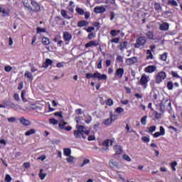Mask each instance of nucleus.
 I'll use <instances>...</instances> for the list:
<instances>
[{
  "instance_id": "obj_1",
  "label": "nucleus",
  "mask_w": 182,
  "mask_h": 182,
  "mask_svg": "<svg viewBox=\"0 0 182 182\" xmlns=\"http://www.w3.org/2000/svg\"><path fill=\"white\" fill-rule=\"evenodd\" d=\"M76 130L74 131V136L75 139H86V136H89L90 131L86 130V128L83 125H76ZM86 134V136H85Z\"/></svg>"
},
{
  "instance_id": "obj_2",
  "label": "nucleus",
  "mask_w": 182,
  "mask_h": 182,
  "mask_svg": "<svg viewBox=\"0 0 182 182\" xmlns=\"http://www.w3.org/2000/svg\"><path fill=\"white\" fill-rule=\"evenodd\" d=\"M86 79H97L98 80H106L107 79V75L105 74H101L99 72H96L93 74L88 73L85 75Z\"/></svg>"
},
{
  "instance_id": "obj_3",
  "label": "nucleus",
  "mask_w": 182,
  "mask_h": 182,
  "mask_svg": "<svg viewBox=\"0 0 182 182\" xmlns=\"http://www.w3.org/2000/svg\"><path fill=\"white\" fill-rule=\"evenodd\" d=\"M150 81V77L146 74H143L141 77V79L139 81V83L144 89H146L148 86V83Z\"/></svg>"
},
{
  "instance_id": "obj_4",
  "label": "nucleus",
  "mask_w": 182,
  "mask_h": 182,
  "mask_svg": "<svg viewBox=\"0 0 182 182\" xmlns=\"http://www.w3.org/2000/svg\"><path fill=\"white\" fill-rule=\"evenodd\" d=\"M146 37L141 36L139 38L136 39V42L134 44V48H144V45H146Z\"/></svg>"
},
{
  "instance_id": "obj_5",
  "label": "nucleus",
  "mask_w": 182,
  "mask_h": 182,
  "mask_svg": "<svg viewBox=\"0 0 182 182\" xmlns=\"http://www.w3.org/2000/svg\"><path fill=\"white\" fill-rule=\"evenodd\" d=\"M167 77L166 73L161 71L156 75V83H161Z\"/></svg>"
},
{
  "instance_id": "obj_6",
  "label": "nucleus",
  "mask_w": 182,
  "mask_h": 182,
  "mask_svg": "<svg viewBox=\"0 0 182 182\" xmlns=\"http://www.w3.org/2000/svg\"><path fill=\"white\" fill-rule=\"evenodd\" d=\"M31 5L33 6L32 10H28V12H39V11H41V6L38 2L31 0Z\"/></svg>"
},
{
  "instance_id": "obj_7",
  "label": "nucleus",
  "mask_w": 182,
  "mask_h": 182,
  "mask_svg": "<svg viewBox=\"0 0 182 182\" xmlns=\"http://www.w3.org/2000/svg\"><path fill=\"white\" fill-rule=\"evenodd\" d=\"M63 38L65 42H70L72 41V34L68 31L63 32Z\"/></svg>"
},
{
  "instance_id": "obj_8",
  "label": "nucleus",
  "mask_w": 182,
  "mask_h": 182,
  "mask_svg": "<svg viewBox=\"0 0 182 182\" xmlns=\"http://www.w3.org/2000/svg\"><path fill=\"white\" fill-rule=\"evenodd\" d=\"M156 70H157L156 65H149L144 68L146 73H153V72H156Z\"/></svg>"
},
{
  "instance_id": "obj_9",
  "label": "nucleus",
  "mask_w": 182,
  "mask_h": 182,
  "mask_svg": "<svg viewBox=\"0 0 182 182\" xmlns=\"http://www.w3.org/2000/svg\"><path fill=\"white\" fill-rule=\"evenodd\" d=\"M66 124H68V122H65L63 121V122L59 123L58 126L61 129L66 130V132H70V130H72V127L68 126L65 127Z\"/></svg>"
},
{
  "instance_id": "obj_10",
  "label": "nucleus",
  "mask_w": 182,
  "mask_h": 182,
  "mask_svg": "<svg viewBox=\"0 0 182 182\" xmlns=\"http://www.w3.org/2000/svg\"><path fill=\"white\" fill-rule=\"evenodd\" d=\"M109 166L111 168H119V162L114 159H111L109 162Z\"/></svg>"
},
{
  "instance_id": "obj_11",
  "label": "nucleus",
  "mask_w": 182,
  "mask_h": 182,
  "mask_svg": "<svg viewBox=\"0 0 182 182\" xmlns=\"http://www.w3.org/2000/svg\"><path fill=\"white\" fill-rule=\"evenodd\" d=\"M94 12L95 14H103L106 12V8H105L104 6H96L94 8Z\"/></svg>"
},
{
  "instance_id": "obj_12",
  "label": "nucleus",
  "mask_w": 182,
  "mask_h": 182,
  "mask_svg": "<svg viewBox=\"0 0 182 182\" xmlns=\"http://www.w3.org/2000/svg\"><path fill=\"white\" fill-rule=\"evenodd\" d=\"M21 124L23 126H31L32 124L29 119H26L25 117H22L19 119Z\"/></svg>"
},
{
  "instance_id": "obj_13",
  "label": "nucleus",
  "mask_w": 182,
  "mask_h": 182,
  "mask_svg": "<svg viewBox=\"0 0 182 182\" xmlns=\"http://www.w3.org/2000/svg\"><path fill=\"white\" fill-rule=\"evenodd\" d=\"M170 28V24L168 23L164 22L159 25V30L160 31H168V28Z\"/></svg>"
},
{
  "instance_id": "obj_14",
  "label": "nucleus",
  "mask_w": 182,
  "mask_h": 182,
  "mask_svg": "<svg viewBox=\"0 0 182 182\" xmlns=\"http://www.w3.org/2000/svg\"><path fill=\"white\" fill-rule=\"evenodd\" d=\"M137 62V58L136 57H132L131 58H128L126 60L125 63L126 65H128L130 66V65H134V63H136Z\"/></svg>"
},
{
  "instance_id": "obj_15",
  "label": "nucleus",
  "mask_w": 182,
  "mask_h": 182,
  "mask_svg": "<svg viewBox=\"0 0 182 182\" xmlns=\"http://www.w3.org/2000/svg\"><path fill=\"white\" fill-rule=\"evenodd\" d=\"M115 75L117 77L122 79V77H123V75H124V69L123 68L117 69Z\"/></svg>"
},
{
  "instance_id": "obj_16",
  "label": "nucleus",
  "mask_w": 182,
  "mask_h": 182,
  "mask_svg": "<svg viewBox=\"0 0 182 182\" xmlns=\"http://www.w3.org/2000/svg\"><path fill=\"white\" fill-rule=\"evenodd\" d=\"M91 46H99L97 41H91L85 44V48H91Z\"/></svg>"
},
{
  "instance_id": "obj_17",
  "label": "nucleus",
  "mask_w": 182,
  "mask_h": 182,
  "mask_svg": "<svg viewBox=\"0 0 182 182\" xmlns=\"http://www.w3.org/2000/svg\"><path fill=\"white\" fill-rule=\"evenodd\" d=\"M29 1H31V4H32V0H23V4L27 11H32V6L29 4Z\"/></svg>"
},
{
  "instance_id": "obj_18",
  "label": "nucleus",
  "mask_w": 182,
  "mask_h": 182,
  "mask_svg": "<svg viewBox=\"0 0 182 182\" xmlns=\"http://www.w3.org/2000/svg\"><path fill=\"white\" fill-rule=\"evenodd\" d=\"M154 9L156 12H162L163 8L161 7V4L160 3H154Z\"/></svg>"
},
{
  "instance_id": "obj_19",
  "label": "nucleus",
  "mask_w": 182,
  "mask_h": 182,
  "mask_svg": "<svg viewBox=\"0 0 182 182\" xmlns=\"http://www.w3.org/2000/svg\"><path fill=\"white\" fill-rule=\"evenodd\" d=\"M118 48L120 50H122V52H123V50H124V49H127V42L124 41V42L120 43V45L118 46Z\"/></svg>"
},
{
  "instance_id": "obj_20",
  "label": "nucleus",
  "mask_w": 182,
  "mask_h": 182,
  "mask_svg": "<svg viewBox=\"0 0 182 182\" xmlns=\"http://www.w3.org/2000/svg\"><path fill=\"white\" fill-rule=\"evenodd\" d=\"M60 14L63 18H65V19H72V17L68 15V11H66V10L65 9L61 10Z\"/></svg>"
},
{
  "instance_id": "obj_21",
  "label": "nucleus",
  "mask_w": 182,
  "mask_h": 182,
  "mask_svg": "<svg viewBox=\"0 0 182 182\" xmlns=\"http://www.w3.org/2000/svg\"><path fill=\"white\" fill-rule=\"evenodd\" d=\"M114 150L116 154H122V152L123 151V149H122V147L119 145L114 146Z\"/></svg>"
},
{
  "instance_id": "obj_22",
  "label": "nucleus",
  "mask_w": 182,
  "mask_h": 182,
  "mask_svg": "<svg viewBox=\"0 0 182 182\" xmlns=\"http://www.w3.org/2000/svg\"><path fill=\"white\" fill-rule=\"evenodd\" d=\"M24 77H27V79H28V80H30L31 82L33 80V77L32 76V73H31V72L29 71H26L24 74Z\"/></svg>"
},
{
  "instance_id": "obj_23",
  "label": "nucleus",
  "mask_w": 182,
  "mask_h": 182,
  "mask_svg": "<svg viewBox=\"0 0 182 182\" xmlns=\"http://www.w3.org/2000/svg\"><path fill=\"white\" fill-rule=\"evenodd\" d=\"M113 142L110 139H107L102 143L104 147H109V146H112Z\"/></svg>"
},
{
  "instance_id": "obj_24",
  "label": "nucleus",
  "mask_w": 182,
  "mask_h": 182,
  "mask_svg": "<svg viewBox=\"0 0 182 182\" xmlns=\"http://www.w3.org/2000/svg\"><path fill=\"white\" fill-rule=\"evenodd\" d=\"M63 154L68 157V156H70V154H72V150L69 148H64Z\"/></svg>"
},
{
  "instance_id": "obj_25",
  "label": "nucleus",
  "mask_w": 182,
  "mask_h": 182,
  "mask_svg": "<svg viewBox=\"0 0 182 182\" xmlns=\"http://www.w3.org/2000/svg\"><path fill=\"white\" fill-rule=\"evenodd\" d=\"M89 25V22L86 21H81L77 23V26L79 28H82V26H87Z\"/></svg>"
},
{
  "instance_id": "obj_26",
  "label": "nucleus",
  "mask_w": 182,
  "mask_h": 182,
  "mask_svg": "<svg viewBox=\"0 0 182 182\" xmlns=\"http://www.w3.org/2000/svg\"><path fill=\"white\" fill-rule=\"evenodd\" d=\"M36 133V130L35 129H31L25 132V136H31V134H35Z\"/></svg>"
},
{
  "instance_id": "obj_27",
  "label": "nucleus",
  "mask_w": 182,
  "mask_h": 182,
  "mask_svg": "<svg viewBox=\"0 0 182 182\" xmlns=\"http://www.w3.org/2000/svg\"><path fill=\"white\" fill-rule=\"evenodd\" d=\"M168 5H170L171 6H178V4H177L176 0H168Z\"/></svg>"
},
{
  "instance_id": "obj_28",
  "label": "nucleus",
  "mask_w": 182,
  "mask_h": 182,
  "mask_svg": "<svg viewBox=\"0 0 182 182\" xmlns=\"http://www.w3.org/2000/svg\"><path fill=\"white\" fill-rule=\"evenodd\" d=\"M26 95V91L25 90H23L21 91V97L23 102H24V103H26V102H28V100L25 98Z\"/></svg>"
},
{
  "instance_id": "obj_29",
  "label": "nucleus",
  "mask_w": 182,
  "mask_h": 182,
  "mask_svg": "<svg viewBox=\"0 0 182 182\" xmlns=\"http://www.w3.org/2000/svg\"><path fill=\"white\" fill-rule=\"evenodd\" d=\"M177 161H172L170 163V166H171V168L172 169V171H176V167H177Z\"/></svg>"
},
{
  "instance_id": "obj_30",
  "label": "nucleus",
  "mask_w": 182,
  "mask_h": 182,
  "mask_svg": "<svg viewBox=\"0 0 182 182\" xmlns=\"http://www.w3.org/2000/svg\"><path fill=\"white\" fill-rule=\"evenodd\" d=\"M42 43L43 45H50V41H49V38H48L46 37H43L42 38Z\"/></svg>"
},
{
  "instance_id": "obj_31",
  "label": "nucleus",
  "mask_w": 182,
  "mask_h": 182,
  "mask_svg": "<svg viewBox=\"0 0 182 182\" xmlns=\"http://www.w3.org/2000/svg\"><path fill=\"white\" fill-rule=\"evenodd\" d=\"M54 115L58 116V117H60V123L63 122V115L62 114V112H57L54 114Z\"/></svg>"
},
{
  "instance_id": "obj_32",
  "label": "nucleus",
  "mask_w": 182,
  "mask_h": 182,
  "mask_svg": "<svg viewBox=\"0 0 182 182\" xmlns=\"http://www.w3.org/2000/svg\"><path fill=\"white\" fill-rule=\"evenodd\" d=\"M89 163H90V159H85L83 160V162L80 164V167H84L85 166H86V164H89Z\"/></svg>"
},
{
  "instance_id": "obj_33",
  "label": "nucleus",
  "mask_w": 182,
  "mask_h": 182,
  "mask_svg": "<svg viewBox=\"0 0 182 182\" xmlns=\"http://www.w3.org/2000/svg\"><path fill=\"white\" fill-rule=\"evenodd\" d=\"M37 33H46V28L38 27L37 29Z\"/></svg>"
},
{
  "instance_id": "obj_34",
  "label": "nucleus",
  "mask_w": 182,
  "mask_h": 182,
  "mask_svg": "<svg viewBox=\"0 0 182 182\" xmlns=\"http://www.w3.org/2000/svg\"><path fill=\"white\" fill-rule=\"evenodd\" d=\"M43 169H41L40 173L38 175L41 180H45V177H46V173H43Z\"/></svg>"
},
{
  "instance_id": "obj_35",
  "label": "nucleus",
  "mask_w": 182,
  "mask_h": 182,
  "mask_svg": "<svg viewBox=\"0 0 182 182\" xmlns=\"http://www.w3.org/2000/svg\"><path fill=\"white\" fill-rule=\"evenodd\" d=\"M146 36L149 38V39H154V33H153V31H148L146 33Z\"/></svg>"
},
{
  "instance_id": "obj_36",
  "label": "nucleus",
  "mask_w": 182,
  "mask_h": 182,
  "mask_svg": "<svg viewBox=\"0 0 182 182\" xmlns=\"http://www.w3.org/2000/svg\"><path fill=\"white\" fill-rule=\"evenodd\" d=\"M112 123H113V121H112L110 118H107L104 121V124H105V126H110Z\"/></svg>"
},
{
  "instance_id": "obj_37",
  "label": "nucleus",
  "mask_w": 182,
  "mask_h": 182,
  "mask_svg": "<svg viewBox=\"0 0 182 182\" xmlns=\"http://www.w3.org/2000/svg\"><path fill=\"white\" fill-rule=\"evenodd\" d=\"M75 11L79 15H85V11L79 7H77Z\"/></svg>"
},
{
  "instance_id": "obj_38",
  "label": "nucleus",
  "mask_w": 182,
  "mask_h": 182,
  "mask_svg": "<svg viewBox=\"0 0 182 182\" xmlns=\"http://www.w3.org/2000/svg\"><path fill=\"white\" fill-rule=\"evenodd\" d=\"M146 54H147V59H153V53H151V50H146Z\"/></svg>"
},
{
  "instance_id": "obj_39",
  "label": "nucleus",
  "mask_w": 182,
  "mask_h": 182,
  "mask_svg": "<svg viewBox=\"0 0 182 182\" xmlns=\"http://www.w3.org/2000/svg\"><path fill=\"white\" fill-rule=\"evenodd\" d=\"M68 158L66 159L68 163H73V161H75V157L72 156H68Z\"/></svg>"
},
{
  "instance_id": "obj_40",
  "label": "nucleus",
  "mask_w": 182,
  "mask_h": 182,
  "mask_svg": "<svg viewBox=\"0 0 182 182\" xmlns=\"http://www.w3.org/2000/svg\"><path fill=\"white\" fill-rule=\"evenodd\" d=\"M141 124H143L144 126H145V124H146V123H147V116H144V117L141 119Z\"/></svg>"
},
{
  "instance_id": "obj_41",
  "label": "nucleus",
  "mask_w": 182,
  "mask_h": 182,
  "mask_svg": "<svg viewBox=\"0 0 182 182\" xmlns=\"http://www.w3.org/2000/svg\"><path fill=\"white\" fill-rule=\"evenodd\" d=\"M116 113H118L119 114H120V113H123V112H124V109H123L121 107H118L116 109H115Z\"/></svg>"
},
{
  "instance_id": "obj_42",
  "label": "nucleus",
  "mask_w": 182,
  "mask_h": 182,
  "mask_svg": "<svg viewBox=\"0 0 182 182\" xmlns=\"http://www.w3.org/2000/svg\"><path fill=\"white\" fill-rule=\"evenodd\" d=\"M13 97L16 102H21V98H19V95L18 93H15Z\"/></svg>"
},
{
  "instance_id": "obj_43",
  "label": "nucleus",
  "mask_w": 182,
  "mask_h": 182,
  "mask_svg": "<svg viewBox=\"0 0 182 182\" xmlns=\"http://www.w3.org/2000/svg\"><path fill=\"white\" fill-rule=\"evenodd\" d=\"M52 63H53V62L52 61V60L50 59H46V65H45L43 66L44 68H48V66H49V65H52Z\"/></svg>"
},
{
  "instance_id": "obj_44",
  "label": "nucleus",
  "mask_w": 182,
  "mask_h": 182,
  "mask_svg": "<svg viewBox=\"0 0 182 182\" xmlns=\"http://www.w3.org/2000/svg\"><path fill=\"white\" fill-rule=\"evenodd\" d=\"M149 133H153L156 130V126H151L147 128Z\"/></svg>"
},
{
  "instance_id": "obj_45",
  "label": "nucleus",
  "mask_w": 182,
  "mask_h": 182,
  "mask_svg": "<svg viewBox=\"0 0 182 182\" xmlns=\"http://www.w3.org/2000/svg\"><path fill=\"white\" fill-rule=\"evenodd\" d=\"M173 82H168L167 83V87L168 89V90H173Z\"/></svg>"
},
{
  "instance_id": "obj_46",
  "label": "nucleus",
  "mask_w": 182,
  "mask_h": 182,
  "mask_svg": "<svg viewBox=\"0 0 182 182\" xmlns=\"http://www.w3.org/2000/svg\"><path fill=\"white\" fill-rule=\"evenodd\" d=\"M171 75L173 76V77H176L178 79H180V75H178V74L174 71H171Z\"/></svg>"
},
{
  "instance_id": "obj_47",
  "label": "nucleus",
  "mask_w": 182,
  "mask_h": 182,
  "mask_svg": "<svg viewBox=\"0 0 182 182\" xmlns=\"http://www.w3.org/2000/svg\"><path fill=\"white\" fill-rule=\"evenodd\" d=\"M109 118L112 120V122H114V120H116V119H117V115L113 114L111 113L109 115Z\"/></svg>"
},
{
  "instance_id": "obj_48",
  "label": "nucleus",
  "mask_w": 182,
  "mask_h": 182,
  "mask_svg": "<svg viewBox=\"0 0 182 182\" xmlns=\"http://www.w3.org/2000/svg\"><path fill=\"white\" fill-rule=\"evenodd\" d=\"M161 60H167V53H165L161 55Z\"/></svg>"
},
{
  "instance_id": "obj_49",
  "label": "nucleus",
  "mask_w": 182,
  "mask_h": 182,
  "mask_svg": "<svg viewBox=\"0 0 182 182\" xmlns=\"http://www.w3.org/2000/svg\"><path fill=\"white\" fill-rule=\"evenodd\" d=\"M106 105H107V106H113V100L109 98L107 100Z\"/></svg>"
},
{
  "instance_id": "obj_50",
  "label": "nucleus",
  "mask_w": 182,
  "mask_h": 182,
  "mask_svg": "<svg viewBox=\"0 0 182 182\" xmlns=\"http://www.w3.org/2000/svg\"><path fill=\"white\" fill-rule=\"evenodd\" d=\"M141 140L142 141H144V143H149L150 141V138H149V136H143Z\"/></svg>"
},
{
  "instance_id": "obj_51",
  "label": "nucleus",
  "mask_w": 182,
  "mask_h": 182,
  "mask_svg": "<svg viewBox=\"0 0 182 182\" xmlns=\"http://www.w3.org/2000/svg\"><path fill=\"white\" fill-rule=\"evenodd\" d=\"M159 130V133L161 134V136H164V134H166V130L164 129V127H160Z\"/></svg>"
},
{
  "instance_id": "obj_52",
  "label": "nucleus",
  "mask_w": 182,
  "mask_h": 182,
  "mask_svg": "<svg viewBox=\"0 0 182 182\" xmlns=\"http://www.w3.org/2000/svg\"><path fill=\"white\" fill-rule=\"evenodd\" d=\"M102 63H103V60L100 59V61H99V63H97V69H102Z\"/></svg>"
},
{
  "instance_id": "obj_53",
  "label": "nucleus",
  "mask_w": 182,
  "mask_h": 182,
  "mask_svg": "<svg viewBox=\"0 0 182 182\" xmlns=\"http://www.w3.org/2000/svg\"><path fill=\"white\" fill-rule=\"evenodd\" d=\"M8 122L9 123H14V122H16V118H15L14 117H9V118H8Z\"/></svg>"
},
{
  "instance_id": "obj_54",
  "label": "nucleus",
  "mask_w": 182,
  "mask_h": 182,
  "mask_svg": "<svg viewBox=\"0 0 182 182\" xmlns=\"http://www.w3.org/2000/svg\"><path fill=\"white\" fill-rule=\"evenodd\" d=\"M90 122H92V116L88 115L87 117V119H85V123H87V124H89V123H90Z\"/></svg>"
},
{
  "instance_id": "obj_55",
  "label": "nucleus",
  "mask_w": 182,
  "mask_h": 182,
  "mask_svg": "<svg viewBox=\"0 0 182 182\" xmlns=\"http://www.w3.org/2000/svg\"><path fill=\"white\" fill-rule=\"evenodd\" d=\"M124 160H126L127 161H132V159H130V156L129 155H123Z\"/></svg>"
},
{
  "instance_id": "obj_56",
  "label": "nucleus",
  "mask_w": 182,
  "mask_h": 182,
  "mask_svg": "<svg viewBox=\"0 0 182 182\" xmlns=\"http://www.w3.org/2000/svg\"><path fill=\"white\" fill-rule=\"evenodd\" d=\"M12 181V178L9 175H6L5 181L11 182Z\"/></svg>"
},
{
  "instance_id": "obj_57",
  "label": "nucleus",
  "mask_w": 182,
  "mask_h": 182,
  "mask_svg": "<svg viewBox=\"0 0 182 182\" xmlns=\"http://www.w3.org/2000/svg\"><path fill=\"white\" fill-rule=\"evenodd\" d=\"M4 70H5L6 72H11V70H12V67L10 66V65H6L4 68Z\"/></svg>"
},
{
  "instance_id": "obj_58",
  "label": "nucleus",
  "mask_w": 182,
  "mask_h": 182,
  "mask_svg": "<svg viewBox=\"0 0 182 182\" xmlns=\"http://www.w3.org/2000/svg\"><path fill=\"white\" fill-rule=\"evenodd\" d=\"M58 120H56V119H50V123L51 124H58Z\"/></svg>"
},
{
  "instance_id": "obj_59",
  "label": "nucleus",
  "mask_w": 182,
  "mask_h": 182,
  "mask_svg": "<svg viewBox=\"0 0 182 182\" xmlns=\"http://www.w3.org/2000/svg\"><path fill=\"white\" fill-rule=\"evenodd\" d=\"M120 39L119 38H113L111 40L112 43H119Z\"/></svg>"
},
{
  "instance_id": "obj_60",
  "label": "nucleus",
  "mask_w": 182,
  "mask_h": 182,
  "mask_svg": "<svg viewBox=\"0 0 182 182\" xmlns=\"http://www.w3.org/2000/svg\"><path fill=\"white\" fill-rule=\"evenodd\" d=\"M83 113V111H82V109H75V114H82Z\"/></svg>"
},
{
  "instance_id": "obj_61",
  "label": "nucleus",
  "mask_w": 182,
  "mask_h": 182,
  "mask_svg": "<svg viewBox=\"0 0 182 182\" xmlns=\"http://www.w3.org/2000/svg\"><path fill=\"white\" fill-rule=\"evenodd\" d=\"M110 33L112 36H117V31L116 30H112Z\"/></svg>"
},
{
  "instance_id": "obj_62",
  "label": "nucleus",
  "mask_w": 182,
  "mask_h": 182,
  "mask_svg": "<svg viewBox=\"0 0 182 182\" xmlns=\"http://www.w3.org/2000/svg\"><path fill=\"white\" fill-rule=\"evenodd\" d=\"M160 136H162L161 134L159 132H156L155 134H154V137L155 139H157V137H160Z\"/></svg>"
},
{
  "instance_id": "obj_63",
  "label": "nucleus",
  "mask_w": 182,
  "mask_h": 182,
  "mask_svg": "<svg viewBox=\"0 0 182 182\" xmlns=\"http://www.w3.org/2000/svg\"><path fill=\"white\" fill-rule=\"evenodd\" d=\"M64 65H65V63L64 62H61V63H57L56 66H57V68H63Z\"/></svg>"
},
{
  "instance_id": "obj_64",
  "label": "nucleus",
  "mask_w": 182,
  "mask_h": 182,
  "mask_svg": "<svg viewBox=\"0 0 182 182\" xmlns=\"http://www.w3.org/2000/svg\"><path fill=\"white\" fill-rule=\"evenodd\" d=\"M117 60H118V62H123V57H122L121 55H118L117 57Z\"/></svg>"
}]
</instances>
